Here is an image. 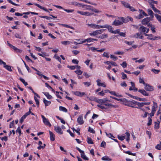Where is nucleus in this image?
Segmentation results:
<instances>
[{
  "instance_id": "f257e3e1",
  "label": "nucleus",
  "mask_w": 161,
  "mask_h": 161,
  "mask_svg": "<svg viewBox=\"0 0 161 161\" xmlns=\"http://www.w3.org/2000/svg\"><path fill=\"white\" fill-rule=\"evenodd\" d=\"M107 98L103 99H96L95 101L99 103L97 105V106L102 109H106L108 107H114V105L111 104L107 102L108 101Z\"/></svg>"
},
{
  "instance_id": "f03ea898",
  "label": "nucleus",
  "mask_w": 161,
  "mask_h": 161,
  "mask_svg": "<svg viewBox=\"0 0 161 161\" xmlns=\"http://www.w3.org/2000/svg\"><path fill=\"white\" fill-rule=\"evenodd\" d=\"M150 103H141L136 102L134 100H129L128 104H127V106L132 108L135 107L136 105H138L140 106H143L145 105H149Z\"/></svg>"
},
{
  "instance_id": "7ed1b4c3",
  "label": "nucleus",
  "mask_w": 161,
  "mask_h": 161,
  "mask_svg": "<svg viewBox=\"0 0 161 161\" xmlns=\"http://www.w3.org/2000/svg\"><path fill=\"white\" fill-rule=\"evenodd\" d=\"M118 19H120L121 21L115 19L112 25L115 26H119L123 24V23H126L125 19L123 17H118Z\"/></svg>"
},
{
  "instance_id": "20e7f679",
  "label": "nucleus",
  "mask_w": 161,
  "mask_h": 161,
  "mask_svg": "<svg viewBox=\"0 0 161 161\" xmlns=\"http://www.w3.org/2000/svg\"><path fill=\"white\" fill-rule=\"evenodd\" d=\"M104 31V29L97 30L92 32L90 33L89 34L91 36H95L101 34Z\"/></svg>"
},
{
  "instance_id": "39448f33",
  "label": "nucleus",
  "mask_w": 161,
  "mask_h": 161,
  "mask_svg": "<svg viewBox=\"0 0 161 161\" xmlns=\"http://www.w3.org/2000/svg\"><path fill=\"white\" fill-rule=\"evenodd\" d=\"M77 149L80 152V153L81 157L85 160H88L89 158L85 155L84 152L81 150L78 147H76Z\"/></svg>"
},
{
  "instance_id": "423d86ee",
  "label": "nucleus",
  "mask_w": 161,
  "mask_h": 161,
  "mask_svg": "<svg viewBox=\"0 0 161 161\" xmlns=\"http://www.w3.org/2000/svg\"><path fill=\"white\" fill-rule=\"evenodd\" d=\"M41 117L42 119L43 122L44 124L47 125L51 127V125L49 121L47 119L44 115H42Z\"/></svg>"
},
{
  "instance_id": "0eeeda50",
  "label": "nucleus",
  "mask_w": 161,
  "mask_h": 161,
  "mask_svg": "<svg viewBox=\"0 0 161 161\" xmlns=\"http://www.w3.org/2000/svg\"><path fill=\"white\" fill-rule=\"evenodd\" d=\"M87 25L90 28L94 29H99L100 28H102V25H100L95 24L92 23L90 24H88Z\"/></svg>"
},
{
  "instance_id": "6e6552de",
  "label": "nucleus",
  "mask_w": 161,
  "mask_h": 161,
  "mask_svg": "<svg viewBox=\"0 0 161 161\" xmlns=\"http://www.w3.org/2000/svg\"><path fill=\"white\" fill-rule=\"evenodd\" d=\"M77 12L78 14H80L81 15H86L87 16H90L93 14V13H90L89 12H83L80 11H77Z\"/></svg>"
},
{
  "instance_id": "1a4fd4ad",
  "label": "nucleus",
  "mask_w": 161,
  "mask_h": 161,
  "mask_svg": "<svg viewBox=\"0 0 161 161\" xmlns=\"http://www.w3.org/2000/svg\"><path fill=\"white\" fill-rule=\"evenodd\" d=\"M150 18L149 17H147L143 19L142 21V23L143 25H147L148 26H151L152 25L150 24H148V23L150 21Z\"/></svg>"
},
{
  "instance_id": "9d476101",
  "label": "nucleus",
  "mask_w": 161,
  "mask_h": 161,
  "mask_svg": "<svg viewBox=\"0 0 161 161\" xmlns=\"http://www.w3.org/2000/svg\"><path fill=\"white\" fill-rule=\"evenodd\" d=\"M139 31L144 33H147L148 32L149 29L143 26H141L139 28Z\"/></svg>"
},
{
  "instance_id": "9b49d317",
  "label": "nucleus",
  "mask_w": 161,
  "mask_h": 161,
  "mask_svg": "<svg viewBox=\"0 0 161 161\" xmlns=\"http://www.w3.org/2000/svg\"><path fill=\"white\" fill-rule=\"evenodd\" d=\"M102 28H107L108 31L112 33L113 31V28L112 27V26L109 25H108L106 24L104 25H102Z\"/></svg>"
},
{
  "instance_id": "f8f14e48",
  "label": "nucleus",
  "mask_w": 161,
  "mask_h": 161,
  "mask_svg": "<svg viewBox=\"0 0 161 161\" xmlns=\"http://www.w3.org/2000/svg\"><path fill=\"white\" fill-rule=\"evenodd\" d=\"M54 130L58 134H62L63 133L61 128L59 126H54Z\"/></svg>"
},
{
  "instance_id": "ddd939ff",
  "label": "nucleus",
  "mask_w": 161,
  "mask_h": 161,
  "mask_svg": "<svg viewBox=\"0 0 161 161\" xmlns=\"http://www.w3.org/2000/svg\"><path fill=\"white\" fill-rule=\"evenodd\" d=\"M141 35V33H137L134 35H131V37H135L136 38H138L142 39L143 38V36L142 35Z\"/></svg>"
},
{
  "instance_id": "4468645a",
  "label": "nucleus",
  "mask_w": 161,
  "mask_h": 161,
  "mask_svg": "<svg viewBox=\"0 0 161 161\" xmlns=\"http://www.w3.org/2000/svg\"><path fill=\"white\" fill-rule=\"evenodd\" d=\"M77 121L80 125H82L84 123V121L83 120L82 115H80L77 118Z\"/></svg>"
},
{
  "instance_id": "2eb2a0df",
  "label": "nucleus",
  "mask_w": 161,
  "mask_h": 161,
  "mask_svg": "<svg viewBox=\"0 0 161 161\" xmlns=\"http://www.w3.org/2000/svg\"><path fill=\"white\" fill-rule=\"evenodd\" d=\"M72 92H73V93L75 95L79 97H82L85 95L84 92H81L80 91H72Z\"/></svg>"
},
{
  "instance_id": "dca6fc26",
  "label": "nucleus",
  "mask_w": 161,
  "mask_h": 161,
  "mask_svg": "<svg viewBox=\"0 0 161 161\" xmlns=\"http://www.w3.org/2000/svg\"><path fill=\"white\" fill-rule=\"evenodd\" d=\"M125 138L127 142H129L130 140V134L128 130H126V132L125 133Z\"/></svg>"
},
{
  "instance_id": "f3484780",
  "label": "nucleus",
  "mask_w": 161,
  "mask_h": 161,
  "mask_svg": "<svg viewBox=\"0 0 161 161\" xmlns=\"http://www.w3.org/2000/svg\"><path fill=\"white\" fill-rule=\"evenodd\" d=\"M97 82V85L98 86H102L103 87H105L106 85L104 82L101 83V80L99 79H97L96 80Z\"/></svg>"
},
{
  "instance_id": "a211bd4d",
  "label": "nucleus",
  "mask_w": 161,
  "mask_h": 161,
  "mask_svg": "<svg viewBox=\"0 0 161 161\" xmlns=\"http://www.w3.org/2000/svg\"><path fill=\"white\" fill-rule=\"evenodd\" d=\"M144 85L145 86V89L146 91H151L152 90H153V87L150 86L149 84L146 83L145 85Z\"/></svg>"
},
{
  "instance_id": "6ab92c4d",
  "label": "nucleus",
  "mask_w": 161,
  "mask_h": 161,
  "mask_svg": "<svg viewBox=\"0 0 161 161\" xmlns=\"http://www.w3.org/2000/svg\"><path fill=\"white\" fill-rule=\"evenodd\" d=\"M108 91H100L98 92V95L101 96H107Z\"/></svg>"
},
{
  "instance_id": "aec40b11",
  "label": "nucleus",
  "mask_w": 161,
  "mask_h": 161,
  "mask_svg": "<svg viewBox=\"0 0 161 161\" xmlns=\"http://www.w3.org/2000/svg\"><path fill=\"white\" fill-rule=\"evenodd\" d=\"M34 4L46 12H49V11L45 8L42 7L37 3H34Z\"/></svg>"
},
{
  "instance_id": "412c9836",
  "label": "nucleus",
  "mask_w": 161,
  "mask_h": 161,
  "mask_svg": "<svg viewBox=\"0 0 161 161\" xmlns=\"http://www.w3.org/2000/svg\"><path fill=\"white\" fill-rule=\"evenodd\" d=\"M50 137V140L52 141H54L55 140V135L51 131H49Z\"/></svg>"
},
{
  "instance_id": "4be33fe9",
  "label": "nucleus",
  "mask_w": 161,
  "mask_h": 161,
  "mask_svg": "<svg viewBox=\"0 0 161 161\" xmlns=\"http://www.w3.org/2000/svg\"><path fill=\"white\" fill-rule=\"evenodd\" d=\"M63 93L60 92L56 91V95L59 98H62V97L63 96Z\"/></svg>"
},
{
  "instance_id": "5701e85b",
  "label": "nucleus",
  "mask_w": 161,
  "mask_h": 161,
  "mask_svg": "<svg viewBox=\"0 0 161 161\" xmlns=\"http://www.w3.org/2000/svg\"><path fill=\"white\" fill-rule=\"evenodd\" d=\"M42 142L39 141L38 143V145H40L39 146L37 147V148L38 149H43L46 146L45 144H44L43 145H42Z\"/></svg>"
},
{
  "instance_id": "b1692460",
  "label": "nucleus",
  "mask_w": 161,
  "mask_h": 161,
  "mask_svg": "<svg viewBox=\"0 0 161 161\" xmlns=\"http://www.w3.org/2000/svg\"><path fill=\"white\" fill-rule=\"evenodd\" d=\"M157 107V104L155 103H153V105L152 107V112H153L155 113V112L156 110V109Z\"/></svg>"
},
{
  "instance_id": "393cba45",
  "label": "nucleus",
  "mask_w": 161,
  "mask_h": 161,
  "mask_svg": "<svg viewBox=\"0 0 161 161\" xmlns=\"http://www.w3.org/2000/svg\"><path fill=\"white\" fill-rule=\"evenodd\" d=\"M108 34L103 33L100 36H99L98 38H101V39H104V38H108Z\"/></svg>"
},
{
  "instance_id": "a878e982",
  "label": "nucleus",
  "mask_w": 161,
  "mask_h": 161,
  "mask_svg": "<svg viewBox=\"0 0 161 161\" xmlns=\"http://www.w3.org/2000/svg\"><path fill=\"white\" fill-rule=\"evenodd\" d=\"M43 101L45 104V105L46 106L49 105L51 103V102L50 101H48L45 98H44L43 99Z\"/></svg>"
},
{
  "instance_id": "bb28decb",
  "label": "nucleus",
  "mask_w": 161,
  "mask_h": 161,
  "mask_svg": "<svg viewBox=\"0 0 161 161\" xmlns=\"http://www.w3.org/2000/svg\"><path fill=\"white\" fill-rule=\"evenodd\" d=\"M117 137L118 139L120 141H123L125 139V134H123L121 135H118Z\"/></svg>"
},
{
  "instance_id": "cd10ccee",
  "label": "nucleus",
  "mask_w": 161,
  "mask_h": 161,
  "mask_svg": "<svg viewBox=\"0 0 161 161\" xmlns=\"http://www.w3.org/2000/svg\"><path fill=\"white\" fill-rule=\"evenodd\" d=\"M130 83L131 85V86L129 88L130 91H132L133 90L136 91L137 89L135 88L134 83L132 82H131Z\"/></svg>"
},
{
  "instance_id": "c85d7f7f",
  "label": "nucleus",
  "mask_w": 161,
  "mask_h": 161,
  "mask_svg": "<svg viewBox=\"0 0 161 161\" xmlns=\"http://www.w3.org/2000/svg\"><path fill=\"white\" fill-rule=\"evenodd\" d=\"M109 93H110L111 94L115 96L116 97H120L121 96L120 95H119V94L118 93H116L115 91H109Z\"/></svg>"
},
{
  "instance_id": "c756f323",
  "label": "nucleus",
  "mask_w": 161,
  "mask_h": 161,
  "mask_svg": "<svg viewBox=\"0 0 161 161\" xmlns=\"http://www.w3.org/2000/svg\"><path fill=\"white\" fill-rule=\"evenodd\" d=\"M144 96H148L150 95L149 91H140Z\"/></svg>"
},
{
  "instance_id": "7c9ffc66",
  "label": "nucleus",
  "mask_w": 161,
  "mask_h": 161,
  "mask_svg": "<svg viewBox=\"0 0 161 161\" xmlns=\"http://www.w3.org/2000/svg\"><path fill=\"white\" fill-rule=\"evenodd\" d=\"M43 94L47 97V99H51L52 98V96L49 94L47 92H43Z\"/></svg>"
},
{
  "instance_id": "2f4dec72",
  "label": "nucleus",
  "mask_w": 161,
  "mask_h": 161,
  "mask_svg": "<svg viewBox=\"0 0 161 161\" xmlns=\"http://www.w3.org/2000/svg\"><path fill=\"white\" fill-rule=\"evenodd\" d=\"M86 42H87V39H85L83 41H80L79 43H77L76 42H74V44L76 45L81 44L83 43H85Z\"/></svg>"
},
{
  "instance_id": "473e14b6",
  "label": "nucleus",
  "mask_w": 161,
  "mask_h": 161,
  "mask_svg": "<svg viewBox=\"0 0 161 161\" xmlns=\"http://www.w3.org/2000/svg\"><path fill=\"white\" fill-rule=\"evenodd\" d=\"M86 42H87V39H85L83 41H80L79 43H77L76 42H74V44L76 45L81 44L83 43H85Z\"/></svg>"
},
{
  "instance_id": "72a5a7b5",
  "label": "nucleus",
  "mask_w": 161,
  "mask_h": 161,
  "mask_svg": "<svg viewBox=\"0 0 161 161\" xmlns=\"http://www.w3.org/2000/svg\"><path fill=\"white\" fill-rule=\"evenodd\" d=\"M3 67L9 71H12V69H11L10 66L8 65H7L6 64V63L3 66Z\"/></svg>"
},
{
  "instance_id": "f704fd0d",
  "label": "nucleus",
  "mask_w": 161,
  "mask_h": 161,
  "mask_svg": "<svg viewBox=\"0 0 161 161\" xmlns=\"http://www.w3.org/2000/svg\"><path fill=\"white\" fill-rule=\"evenodd\" d=\"M121 2L123 5L126 8H128L129 6V4L126 2L122 1Z\"/></svg>"
},
{
  "instance_id": "c9c22d12",
  "label": "nucleus",
  "mask_w": 161,
  "mask_h": 161,
  "mask_svg": "<svg viewBox=\"0 0 161 161\" xmlns=\"http://www.w3.org/2000/svg\"><path fill=\"white\" fill-rule=\"evenodd\" d=\"M147 11L148 14L150 15L152 18H153L154 17V14L153 11L151 9H148Z\"/></svg>"
},
{
  "instance_id": "e433bc0d",
  "label": "nucleus",
  "mask_w": 161,
  "mask_h": 161,
  "mask_svg": "<svg viewBox=\"0 0 161 161\" xmlns=\"http://www.w3.org/2000/svg\"><path fill=\"white\" fill-rule=\"evenodd\" d=\"M59 110L60 111H62L65 112H66L67 111V109L63 106H59Z\"/></svg>"
},
{
  "instance_id": "4c0bfd02",
  "label": "nucleus",
  "mask_w": 161,
  "mask_h": 161,
  "mask_svg": "<svg viewBox=\"0 0 161 161\" xmlns=\"http://www.w3.org/2000/svg\"><path fill=\"white\" fill-rule=\"evenodd\" d=\"M12 49H14V50L16 52H18V53H21L22 52V50H20L16 47H15L14 46H13V47L11 48Z\"/></svg>"
},
{
  "instance_id": "58836bf2",
  "label": "nucleus",
  "mask_w": 161,
  "mask_h": 161,
  "mask_svg": "<svg viewBox=\"0 0 161 161\" xmlns=\"http://www.w3.org/2000/svg\"><path fill=\"white\" fill-rule=\"evenodd\" d=\"M62 44L64 45H69L71 43L70 42L68 41H62L61 42Z\"/></svg>"
},
{
  "instance_id": "ea45409f",
  "label": "nucleus",
  "mask_w": 161,
  "mask_h": 161,
  "mask_svg": "<svg viewBox=\"0 0 161 161\" xmlns=\"http://www.w3.org/2000/svg\"><path fill=\"white\" fill-rule=\"evenodd\" d=\"M91 11L96 13H99L102 12V11H99L98 10H97L96 8H93V7L92 6V7L91 8Z\"/></svg>"
},
{
  "instance_id": "a19ab883",
  "label": "nucleus",
  "mask_w": 161,
  "mask_h": 161,
  "mask_svg": "<svg viewBox=\"0 0 161 161\" xmlns=\"http://www.w3.org/2000/svg\"><path fill=\"white\" fill-rule=\"evenodd\" d=\"M102 159L104 161H110L111 160L110 158L106 156L103 157L102 158Z\"/></svg>"
},
{
  "instance_id": "79ce46f5",
  "label": "nucleus",
  "mask_w": 161,
  "mask_h": 161,
  "mask_svg": "<svg viewBox=\"0 0 161 161\" xmlns=\"http://www.w3.org/2000/svg\"><path fill=\"white\" fill-rule=\"evenodd\" d=\"M92 7V6L86 5L85 7V8H84V10H91V8Z\"/></svg>"
},
{
  "instance_id": "37998d69",
  "label": "nucleus",
  "mask_w": 161,
  "mask_h": 161,
  "mask_svg": "<svg viewBox=\"0 0 161 161\" xmlns=\"http://www.w3.org/2000/svg\"><path fill=\"white\" fill-rule=\"evenodd\" d=\"M16 133H19V135L18 136L19 137H20V136H21V132L20 129V127H18L16 130Z\"/></svg>"
},
{
  "instance_id": "c03bdc74",
  "label": "nucleus",
  "mask_w": 161,
  "mask_h": 161,
  "mask_svg": "<svg viewBox=\"0 0 161 161\" xmlns=\"http://www.w3.org/2000/svg\"><path fill=\"white\" fill-rule=\"evenodd\" d=\"M155 16L158 19V20L161 23V16H160L158 14H155Z\"/></svg>"
},
{
  "instance_id": "a18cd8bd",
  "label": "nucleus",
  "mask_w": 161,
  "mask_h": 161,
  "mask_svg": "<svg viewBox=\"0 0 161 161\" xmlns=\"http://www.w3.org/2000/svg\"><path fill=\"white\" fill-rule=\"evenodd\" d=\"M42 53H38V54L41 56H42L43 57H45V56H47L46 53L44 52H41Z\"/></svg>"
},
{
  "instance_id": "49530a36",
  "label": "nucleus",
  "mask_w": 161,
  "mask_h": 161,
  "mask_svg": "<svg viewBox=\"0 0 161 161\" xmlns=\"http://www.w3.org/2000/svg\"><path fill=\"white\" fill-rule=\"evenodd\" d=\"M87 141L88 144H93V142L92 141V139L89 137H87Z\"/></svg>"
},
{
  "instance_id": "de8ad7c7",
  "label": "nucleus",
  "mask_w": 161,
  "mask_h": 161,
  "mask_svg": "<svg viewBox=\"0 0 161 161\" xmlns=\"http://www.w3.org/2000/svg\"><path fill=\"white\" fill-rule=\"evenodd\" d=\"M124 153H126V154H128L129 155H133V156H136V153H131L130 151H123Z\"/></svg>"
},
{
  "instance_id": "09e8293b",
  "label": "nucleus",
  "mask_w": 161,
  "mask_h": 161,
  "mask_svg": "<svg viewBox=\"0 0 161 161\" xmlns=\"http://www.w3.org/2000/svg\"><path fill=\"white\" fill-rule=\"evenodd\" d=\"M38 98H37L36 96H34V99L36 102V104L38 107H39V102L38 100Z\"/></svg>"
},
{
  "instance_id": "8fccbe9b",
  "label": "nucleus",
  "mask_w": 161,
  "mask_h": 161,
  "mask_svg": "<svg viewBox=\"0 0 161 161\" xmlns=\"http://www.w3.org/2000/svg\"><path fill=\"white\" fill-rule=\"evenodd\" d=\"M129 96H130L131 97H132L134 99H136V100H139V101H142V98H140L139 97H136V96H133L130 94L129 95Z\"/></svg>"
},
{
  "instance_id": "3c124183",
  "label": "nucleus",
  "mask_w": 161,
  "mask_h": 161,
  "mask_svg": "<svg viewBox=\"0 0 161 161\" xmlns=\"http://www.w3.org/2000/svg\"><path fill=\"white\" fill-rule=\"evenodd\" d=\"M155 148L158 150L161 149V142H160V144H157L155 146Z\"/></svg>"
},
{
  "instance_id": "603ef678",
  "label": "nucleus",
  "mask_w": 161,
  "mask_h": 161,
  "mask_svg": "<svg viewBox=\"0 0 161 161\" xmlns=\"http://www.w3.org/2000/svg\"><path fill=\"white\" fill-rule=\"evenodd\" d=\"M123 103L125 105L127 106V104H128L129 100H127L125 99H124Z\"/></svg>"
},
{
  "instance_id": "864d4df0",
  "label": "nucleus",
  "mask_w": 161,
  "mask_h": 161,
  "mask_svg": "<svg viewBox=\"0 0 161 161\" xmlns=\"http://www.w3.org/2000/svg\"><path fill=\"white\" fill-rule=\"evenodd\" d=\"M120 65L124 68H125L127 67V64L126 62H123Z\"/></svg>"
},
{
  "instance_id": "5fc2aeb1",
  "label": "nucleus",
  "mask_w": 161,
  "mask_h": 161,
  "mask_svg": "<svg viewBox=\"0 0 161 161\" xmlns=\"http://www.w3.org/2000/svg\"><path fill=\"white\" fill-rule=\"evenodd\" d=\"M39 17L41 18H46L47 20H49L52 19L51 17H49L47 16H40Z\"/></svg>"
},
{
  "instance_id": "6e6d98bb",
  "label": "nucleus",
  "mask_w": 161,
  "mask_h": 161,
  "mask_svg": "<svg viewBox=\"0 0 161 161\" xmlns=\"http://www.w3.org/2000/svg\"><path fill=\"white\" fill-rule=\"evenodd\" d=\"M152 123V120L151 118L150 117H149L148 118V122L147 124V125L148 126L150 125Z\"/></svg>"
},
{
  "instance_id": "4d7b16f0",
  "label": "nucleus",
  "mask_w": 161,
  "mask_h": 161,
  "mask_svg": "<svg viewBox=\"0 0 161 161\" xmlns=\"http://www.w3.org/2000/svg\"><path fill=\"white\" fill-rule=\"evenodd\" d=\"M159 123L158 122H155V123L154 128L156 129L159 128Z\"/></svg>"
},
{
  "instance_id": "13d9d810",
  "label": "nucleus",
  "mask_w": 161,
  "mask_h": 161,
  "mask_svg": "<svg viewBox=\"0 0 161 161\" xmlns=\"http://www.w3.org/2000/svg\"><path fill=\"white\" fill-rule=\"evenodd\" d=\"M106 136L109 138H111L112 137L115 138L114 137L113 135L111 133H107V132H105Z\"/></svg>"
},
{
  "instance_id": "bf43d9fd",
  "label": "nucleus",
  "mask_w": 161,
  "mask_h": 161,
  "mask_svg": "<svg viewBox=\"0 0 161 161\" xmlns=\"http://www.w3.org/2000/svg\"><path fill=\"white\" fill-rule=\"evenodd\" d=\"M110 58H112L114 61L118 59L117 57L113 55H111L110 56Z\"/></svg>"
},
{
  "instance_id": "052dcab7",
  "label": "nucleus",
  "mask_w": 161,
  "mask_h": 161,
  "mask_svg": "<svg viewBox=\"0 0 161 161\" xmlns=\"http://www.w3.org/2000/svg\"><path fill=\"white\" fill-rule=\"evenodd\" d=\"M125 43L128 45H132L134 43V42H128L127 41H125Z\"/></svg>"
},
{
  "instance_id": "680f3d73",
  "label": "nucleus",
  "mask_w": 161,
  "mask_h": 161,
  "mask_svg": "<svg viewBox=\"0 0 161 161\" xmlns=\"http://www.w3.org/2000/svg\"><path fill=\"white\" fill-rule=\"evenodd\" d=\"M75 72L79 75H81L82 73V72L80 69L75 71Z\"/></svg>"
},
{
  "instance_id": "e2e57ef3",
  "label": "nucleus",
  "mask_w": 161,
  "mask_h": 161,
  "mask_svg": "<svg viewBox=\"0 0 161 161\" xmlns=\"http://www.w3.org/2000/svg\"><path fill=\"white\" fill-rule=\"evenodd\" d=\"M103 56L107 58L109 57V54L108 53L104 52L103 54Z\"/></svg>"
},
{
  "instance_id": "0e129e2a",
  "label": "nucleus",
  "mask_w": 161,
  "mask_h": 161,
  "mask_svg": "<svg viewBox=\"0 0 161 161\" xmlns=\"http://www.w3.org/2000/svg\"><path fill=\"white\" fill-rule=\"evenodd\" d=\"M121 74L122 75V78L123 79H125L127 78V76L123 72H122L121 73Z\"/></svg>"
},
{
  "instance_id": "69168bd1",
  "label": "nucleus",
  "mask_w": 161,
  "mask_h": 161,
  "mask_svg": "<svg viewBox=\"0 0 161 161\" xmlns=\"http://www.w3.org/2000/svg\"><path fill=\"white\" fill-rule=\"evenodd\" d=\"M26 118V117L24 115L22 116L21 119H19L20 123H22Z\"/></svg>"
},
{
  "instance_id": "338daca9",
  "label": "nucleus",
  "mask_w": 161,
  "mask_h": 161,
  "mask_svg": "<svg viewBox=\"0 0 161 161\" xmlns=\"http://www.w3.org/2000/svg\"><path fill=\"white\" fill-rule=\"evenodd\" d=\"M88 131L92 133H95V130L93 129L90 127H89Z\"/></svg>"
},
{
  "instance_id": "774afa93",
  "label": "nucleus",
  "mask_w": 161,
  "mask_h": 161,
  "mask_svg": "<svg viewBox=\"0 0 161 161\" xmlns=\"http://www.w3.org/2000/svg\"><path fill=\"white\" fill-rule=\"evenodd\" d=\"M151 70L156 74H158L160 72V70L155 69H152Z\"/></svg>"
}]
</instances>
